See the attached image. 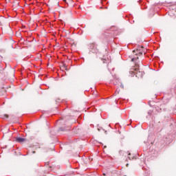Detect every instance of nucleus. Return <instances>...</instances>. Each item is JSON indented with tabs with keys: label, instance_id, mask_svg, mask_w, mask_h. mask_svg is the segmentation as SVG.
<instances>
[{
	"label": "nucleus",
	"instance_id": "nucleus-1",
	"mask_svg": "<svg viewBox=\"0 0 176 176\" xmlns=\"http://www.w3.org/2000/svg\"><path fill=\"white\" fill-rule=\"evenodd\" d=\"M16 141L17 142H24L25 141V139L23 138H16Z\"/></svg>",
	"mask_w": 176,
	"mask_h": 176
},
{
	"label": "nucleus",
	"instance_id": "nucleus-2",
	"mask_svg": "<svg viewBox=\"0 0 176 176\" xmlns=\"http://www.w3.org/2000/svg\"><path fill=\"white\" fill-rule=\"evenodd\" d=\"M91 47H93L91 50L92 53H97V47H96V45L94 44H92Z\"/></svg>",
	"mask_w": 176,
	"mask_h": 176
},
{
	"label": "nucleus",
	"instance_id": "nucleus-3",
	"mask_svg": "<svg viewBox=\"0 0 176 176\" xmlns=\"http://www.w3.org/2000/svg\"><path fill=\"white\" fill-rule=\"evenodd\" d=\"M120 87H121L122 89H124V85H123V84H121V85H120Z\"/></svg>",
	"mask_w": 176,
	"mask_h": 176
},
{
	"label": "nucleus",
	"instance_id": "nucleus-4",
	"mask_svg": "<svg viewBox=\"0 0 176 176\" xmlns=\"http://www.w3.org/2000/svg\"><path fill=\"white\" fill-rule=\"evenodd\" d=\"M135 60V58H133L132 59H131V61H134Z\"/></svg>",
	"mask_w": 176,
	"mask_h": 176
},
{
	"label": "nucleus",
	"instance_id": "nucleus-5",
	"mask_svg": "<svg viewBox=\"0 0 176 176\" xmlns=\"http://www.w3.org/2000/svg\"><path fill=\"white\" fill-rule=\"evenodd\" d=\"M5 116H6V118H8V115H5Z\"/></svg>",
	"mask_w": 176,
	"mask_h": 176
},
{
	"label": "nucleus",
	"instance_id": "nucleus-6",
	"mask_svg": "<svg viewBox=\"0 0 176 176\" xmlns=\"http://www.w3.org/2000/svg\"><path fill=\"white\" fill-rule=\"evenodd\" d=\"M32 153H35V151H32Z\"/></svg>",
	"mask_w": 176,
	"mask_h": 176
}]
</instances>
